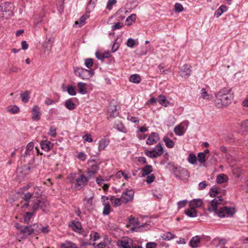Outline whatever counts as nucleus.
<instances>
[{
    "label": "nucleus",
    "instance_id": "nucleus-1",
    "mask_svg": "<svg viewBox=\"0 0 248 248\" xmlns=\"http://www.w3.org/2000/svg\"><path fill=\"white\" fill-rule=\"evenodd\" d=\"M222 202L223 199L220 196L215 198L211 201L210 206L208 207L207 210L210 212L215 211L216 214L220 217H223L226 216L232 217L235 213L233 208L223 206L217 210L218 205L220 204Z\"/></svg>",
    "mask_w": 248,
    "mask_h": 248
},
{
    "label": "nucleus",
    "instance_id": "nucleus-2",
    "mask_svg": "<svg viewBox=\"0 0 248 248\" xmlns=\"http://www.w3.org/2000/svg\"><path fill=\"white\" fill-rule=\"evenodd\" d=\"M230 88H224L216 94V104L219 108L228 106L233 98Z\"/></svg>",
    "mask_w": 248,
    "mask_h": 248
},
{
    "label": "nucleus",
    "instance_id": "nucleus-3",
    "mask_svg": "<svg viewBox=\"0 0 248 248\" xmlns=\"http://www.w3.org/2000/svg\"><path fill=\"white\" fill-rule=\"evenodd\" d=\"M14 5L12 3L5 1L0 4V19H9L13 15Z\"/></svg>",
    "mask_w": 248,
    "mask_h": 248
},
{
    "label": "nucleus",
    "instance_id": "nucleus-4",
    "mask_svg": "<svg viewBox=\"0 0 248 248\" xmlns=\"http://www.w3.org/2000/svg\"><path fill=\"white\" fill-rule=\"evenodd\" d=\"M74 73L77 76H78L83 79H89L94 75L93 71L80 67H75Z\"/></svg>",
    "mask_w": 248,
    "mask_h": 248
},
{
    "label": "nucleus",
    "instance_id": "nucleus-5",
    "mask_svg": "<svg viewBox=\"0 0 248 248\" xmlns=\"http://www.w3.org/2000/svg\"><path fill=\"white\" fill-rule=\"evenodd\" d=\"M134 192L132 189H130L124 192L121 196L122 201L125 203L131 202L134 197Z\"/></svg>",
    "mask_w": 248,
    "mask_h": 248
},
{
    "label": "nucleus",
    "instance_id": "nucleus-6",
    "mask_svg": "<svg viewBox=\"0 0 248 248\" xmlns=\"http://www.w3.org/2000/svg\"><path fill=\"white\" fill-rule=\"evenodd\" d=\"M76 184L75 186L78 189L84 187L88 181V179L83 175H80L76 179Z\"/></svg>",
    "mask_w": 248,
    "mask_h": 248
},
{
    "label": "nucleus",
    "instance_id": "nucleus-7",
    "mask_svg": "<svg viewBox=\"0 0 248 248\" xmlns=\"http://www.w3.org/2000/svg\"><path fill=\"white\" fill-rule=\"evenodd\" d=\"M160 140L159 135L156 132H152L146 140V144L153 145L157 143Z\"/></svg>",
    "mask_w": 248,
    "mask_h": 248
},
{
    "label": "nucleus",
    "instance_id": "nucleus-8",
    "mask_svg": "<svg viewBox=\"0 0 248 248\" xmlns=\"http://www.w3.org/2000/svg\"><path fill=\"white\" fill-rule=\"evenodd\" d=\"M118 245L120 248H132V247H133V241L130 238H127L124 240L118 241Z\"/></svg>",
    "mask_w": 248,
    "mask_h": 248
},
{
    "label": "nucleus",
    "instance_id": "nucleus-9",
    "mask_svg": "<svg viewBox=\"0 0 248 248\" xmlns=\"http://www.w3.org/2000/svg\"><path fill=\"white\" fill-rule=\"evenodd\" d=\"M41 110L38 106H33L31 111V118L33 121H38L40 118Z\"/></svg>",
    "mask_w": 248,
    "mask_h": 248
},
{
    "label": "nucleus",
    "instance_id": "nucleus-10",
    "mask_svg": "<svg viewBox=\"0 0 248 248\" xmlns=\"http://www.w3.org/2000/svg\"><path fill=\"white\" fill-rule=\"evenodd\" d=\"M86 194L87 195V197L84 199L86 202L85 205L87 208H90L93 204V199L94 197V193L90 189L88 190Z\"/></svg>",
    "mask_w": 248,
    "mask_h": 248
},
{
    "label": "nucleus",
    "instance_id": "nucleus-11",
    "mask_svg": "<svg viewBox=\"0 0 248 248\" xmlns=\"http://www.w3.org/2000/svg\"><path fill=\"white\" fill-rule=\"evenodd\" d=\"M20 234H22L25 237L31 235L34 232V229L31 226H23L20 228Z\"/></svg>",
    "mask_w": 248,
    "mask_h": 248
},
{
    "label": "nucleus",
    "instance_id": "nucleus-12",
    "mask_svg": "<svg viewBox=\"0 0 248 248\" xmlns=\"http://www.w3.org/2000/svg\"><path fill=\"white\" fill-rule=\"evenodd\" d=\"M34 146V144L33 142H29L26 147L25 151L22 154V156L28 157L33 155Z\"/></svg>",
    "mask_w": 248,
    "mask_h": 248
},
{
    "label": "nucleus",
    "instance_id": "nucleus-13",
    "mask_svg": "<svg viewBox=\"0 0 248 248\" xmlns=\"http://www.w3.org/2000/svg\"><path fill=\"white\" fill-rule=\"evenodd\" d=\"M191 66L188 64H185L182 66L179 72L180 75L183 78L188 77L190 75Z\"/></svg>",
    "mask_w": 248,
    "mask_h": 248
},
{
    "label": "nucleus",
    "instance_id": "nucleus-14",
    "mask_svg": "<svg viewBox=\"0 0 248 248\" xmlns=\"http://www.w3.org/2000/svg\"><path fill=\"white\" fill-rule=\"evenodd\" d=\"M173 175L177 179L186 180L189 177L188 171H172Z\"/></svg>",
    "mask_w": 248,
    "mask_h": 248
},
{
    "label": "nucleus",
    "instance_id": "nucleus-15",
    "mask_svg": "<svg viewBox=\"0 0 248 248\" xmlns=\"http://www.w3.org/2000/svg\"><path fill=\"white\" fill-rule=\"evenodd\" d=\"M43 204H45L46 207L47 205V201L45 200H37V202H34L32 208L33 212H35L40 207H43Z\"/></svg>",
    "mask_w": 248,
    "mask_h": 248
},
{
    "label": "nucleus",
    "instance_id": "nucleus-16",
    "mask_svg": "<svg viewBox=\"0 0 248 248\" xmlns=\"http://www.w3.org/2000/svg\"><path fill=\"white\" fill-rule=\"evenodd\" d=\"M41 148L45 151H49L52 148L53 144L48 140H42L40 142Z\"/></svg>",
    "mask_w": 248,
    "mask_h": 248
},
{
    "label": "nucleus",
    "instance_id": "nucleus-17",
    "mask_svg": "<svg viewBox=\"0 0 248 248\" xmlns=\"http://www.w3.org/2000/svg\"><path fill=\"white\" fill-rule=\"evenodd\" d=\"M197 162L200 163V166H205L206 157L203 153H199L197 156Z\"/></svg>",
    "mask_w": 248,
    "mask_h": 248
},
{
    "label": "nucleus",
    "instance_id": "nucleus-18",
    "mask_svg": "<svg viewBox=\"0 0 248 248\" xmlns=\"http://www.w3.org/2000/svg\"><path fill=\"white\" fill-rule=\"evenodd\" d=\"M201 238L199 236H195L192 238L189 242V245L193 248L198 247V244L200 243Z\"/></svg>",
    "mask_w": 248,
    "mask_h": 248
},
{
    "label": "nucleus",
    "instance_id": "nucleus-19",
    "mask_svg": "<svg viewBox=\"0 0 248 248\" xmlns=\"http://www.w3.org/2000/svg\"><path fill=\"white\" fill-rule=\"evenodd\" d=\"M32 196L33 194L30 192H27L24 194L22 199L26 202V203L22 206V208H25L29 206V201L32 198Z\"/></svg>",
    "mask_w": 248,
    "mask_h": 248
},
{
    "label": "nucleus",
    "instance_id": "nucleus-20",
    "mask_svg": "<svg viewBox=\"0 0 248 248\" xmlns=\"http://www.w3.org/2000/svg\"><path fill=\"white\" fill-rule=\"evenodd\" d=\"M109 141L107 139H102L99 142L98 150L102 151L108 145Z\"/></svg>",
    "mask_w": 248,
    "mask_h": 248
},
{
    "label": "nucleus",
    "instance_id": "nucleus-21",
    "mask_svg": "<svg viewBox=\"0 0 248 248\" xmlns=\"http://www.w3.org/2000/svg\"><path fill=\"white\" fill-rule=\"evenodd\" d=\"M151 172L152 171H143V173L141 174L142 176H145L146 175L147 176L146 182L149 184L154 182L155 179L154 175L153 174H150Z\"/></svg>",
    "mask_w": 248,
    "mask_h": 248
},
{
    "label": "nucleus",
    "instance_id": "nucleus-22",
    "mask_svg": "<svg viewBox=\"0 0 248 248\" xmlns=\"http://www.w3.org/2000/svg\"><path fill=\"white\" fill-rule=\"evenodd\" d=\"M108 115L110 117H115L118 115V112L116 109V106H110L108 109Z\"/></svg>",
    "mask_w": 248,
    "mask_h": 248
},
{
    "label": "nucleus",
    "instance_id": "nucleus-23",
    "mask_svg": "<svg viewBox=\"0 0 248 248\" xmlns=\"http://www.w3.org/2000/svg\"><path fill=\"white\" fill-rule=\"evenodd\" d=\"M153 151L156 156L158 157L161 156L163 154L164 149L161 144L159 143L155 146Z\"/></svg>",
    "mask_w": 248,
    "mask_h": 248
},
{
    "label": "nucleus",
    "instance_id": "nucleus-24",
    "mask_svg": "<svg viewBox=\"0 0 248 248\" xmlns=\"http://www.w3.org/2000/svg\"><path fill=\"white\" fill-rule=\"evenodd\" d=\"M228 10V7L224 5H221L217 10L216 11L215 13V16H216L217 18L219 17L224 12L227 11Z\"/></svg>",
    "mask_w": 248,
    "mask_h": 248
},
{
    "label": "nucleus",
    "instance_id": "nucleus-25",
    "mask_svg": "<svg viewBox=\"0 0 248 248\" xmlns=\"http://www.w3.org/2000/svg\"><path fill=\"white\" fill-rule=\"evenodd\" d=\"M112 176V175L107 176H105L104 175H99L96 178V183L99 185H101L103 182L109 181Z\"/></svg>",
    "mask_w": 248,
    "mask_h": 248
},
{
    "label": "nucleus",
    "instance_id": "nucleus-26",
    "mask_svg": "<svg viewBox=\"0 0 248 248\" xmlns=\"http://www.w3.org/2000/svg\"><path fill=\"white\" fill-rule=\"evenodd\" d=\"M20 97L22 102L24 103H27L30 98V92L26 90L20 93Z\"/></svg>",
    "mask_w": 248,
    "mask_h": 248
},
{
    "label": "nucleus",
    "instance_id": "nucleus-27",
    "mask_svg": "<svg viewBox=\"0 0 248 248\" xmlns=\"http://www.w3.org/2000/svg\"><path fill=\"white\" fill-rule=\"evenodd\" d=\"M129 81L134 83L138 84L141 81V78L140 76L138 74H133L129 77Z\"/></svg>",
    "mask_w": 248,
    "mask_h": 248
},
{
    "label": "nucleus",
    "instance_id": "nucleus-28",
    "mask_svg": "<svg viewBox=\"0 0 248 248\" xmlns=\"http://www.w3.org/2000/svg\"><path fill=\"white\" fill-rule=\"evenodd\" d=\"M70 226L76 232H79L82 229L81 223L79 221H73Z\"/></svg>",
    "mask_w": 248,
    "mask_h": 248
},
{
    "label": "nucleus",
    "instance_id": "nucleus-29",
    "mask_svg": "<svg viewBox=\"0 0 248 248\" xmlns=\"http://www.w3.org/2000/svg\"><path fill=\"white\" fill-rule=\"evenodd\" d=\"M185 214L189 217H194L197 215V212L195 208L191 207L185 211Z\"/></svg>",
    "mask_w": 248,
    "mask_h": 248
},
{
    "label": "nucleus",
    "instance_id": "nucleus-30",
    "mask_svg": "<svg viewBox=\"0 0 248 248\" xmlns=\"http://www.w3.org/2000/svg\"><path fill=\"white\" fill-rule=\"evenodd\" d=\"M174 132L177 135H183L185 133L184 127L182 125L179 124L174 128Z\"/></svg>",
    "mask_w": 248,
    "mask_h": 248
},
{
    "label": "nucleus",
    "instance_id": "nucleus-31",
    "mask_svg": "<svg viewBox=\"0 0 248 248\" xmlns=\"http://www.w3.org/2000/svg\"><path fill=\"white\" fill-rule=\"evenodd\" d=\"M187 160L192 165H197L198 163L197 156L193 153H191L188 155Z\"/></svg>",
    "mask_w": 248,
    "mask_h": 248
},
{
    "label": "nucleus",
    "instance_id": "nucleus-32",
    "mask_svg": "<svg viewBox=\"0 0 248 248\" xmlns=\"http://www.w3.org/2000/svg\"><path fill=\"white\" fill-rule=\"evenodd\" d=\"M228 180V176L224 174H220L217 177V182L218 184H221L226 182Z\"/></svg>",
    "mask_w": 248,
    "mask_h": 248
},
{
    "label": "nucleus",
    "instance_id": "nucleus-33",
    "mask_svg": "<svg viewBox=\"0 0 248 248\" xmlns=\"http://www.w3.org/2000/svg\"><path fill=\"white\" fill-rule=\"evenodd\" d=\"M202 204V202L200 199H195L191 201L190 202V206L194 208L201 207Z\"/></svg>",
    "mask_w": 248,
    "mask_h": 248
},
{
    "label": "nucleus",
    "instance_id": "nucleus-34",
    "mask_svg": "<svg viewBox=\"0 0 248 248\" xmlns=\"http://www.w3.org/2000/svg\"><path fill=\"white\" fill-rule=\"evenodd\" d=\"M86 85V84L85 83L81 82L78 83V91L80 93L84 94L87 93Z\"/></svg>",
    "mask_w": 248,
    "mask_h": 248
},
{
    "label": "nucleus",
    "instance_id": "nucleus-35",
    "mask_svg": "<svg viewBox=\"0 0 248 248\" xmlns=\"http://www.w3.org/2000/svg\"><path fill=\"white\" fill-rule=\"evenodd\" d=\"M65 107L69 110H73L76 108L75 104L72 101L71 99H67L65 102Z\"/></svg>",
    "mask_w": 248,
    "mask_h": 248
},
{
    "label": "nucleus",
    "instance_id": "nucleus-36",
    "mask_svg": "<svg viewBox=\"0 0 248 248\" xmlns=\"http://www.w3.org/2000/svg\"><path fill=\"white\" fill-rule=\"evenodd\" d=\"M158 102L162 105L165 107H167L169 104L167 101L165 96L163 95H159L158 97Z\"/></svg>",
    "mask_w": 248,
    "mask_h": 248
},
{
    "label": "nucleus",
    "instance_id": "nucleus-37",
    "mask_svg": "<svg viewBox=\"0 0 248 248\" xmlns=\"http://www.w3.org/2000/svg\"><path fill=\"white\" fill-rule=\"evenodd\" d=\"M163 141L165 142L166 146L168 148H171L174 146V142L167 137L163 138Z\"/></svg>",
    "mask_w": 248,
    "mask_h": 248
},
{
    "label": "nucleus",
    "instance_id": "nucleus-38",
    "mask_svg": "<svg viewBox=\"0 0 248 248\" xmlns=\"http://www.w3.org/2000/svg\"><path fill=\"white\" fill-rule=\"evenodd\" d=\"M201 97L204 99L210 100L212 98V95L208 94L204 88H202L201 90Z\"/></svg>",
    "mask_w": 248,
    "mask_h": 248
},
{
    "label": "nucleus",
    "instance_id": "nucleus-39",
    "mask_svg": "<svg viewBox=\"0 0 248 248\" xmlns=\"http://www.w3.org/2000/svg\"><path fill=\"white\" fill-rule=\"evenodd\" d=\"M136 16L135 14H132L128 16L125 20V24L130 26L132 24L133 22L136 20Z\"/></svg>",
    "mask_w": 248,
    "mask_h": 248
},
{
    "label": "nucleus",
    "instance_id": "nucleus-40",
    "mask_svg": "<svg viewBox=\"0 0 248 248\" xmlns=\"http://www.w3.org/2000/svg\"><path fill=\"white\" fill-rule=\"evenodd\" d=\"M110 200L111 202L115 206L121 205V202H122L121 197V198H116L114 197H112Z\"/></svg>",
    "mask_w": 248,
    "mask_h": 248
},
{
    "label": "nucleus",
    "instance_id": "nucleus-41",
    "mask_svg": "<svg viewBox=\"0 0 248 248\" xmlns=\"http://www.w3.org/2000/svg\"><path fill=\"white\" fill-rule=\"evenodd\" d=\"M33 213H34L29 212L26 213V214L24 217V222L26 223L29 224L31 222V219L32 217Z\"/></svg>",
    "mask_w": 248,
    "mask_h": 248
},
{
    "label": "nucleus",
    "instance_id": "nucleus-42",
    "mask_svg": "<svg viewBox=\"0 0 248 248\" xmlns=\"http://www.w3.org/2000/svg\"><path fill=\"white\" fill-rule=\"evenodd\" d=\"M86 19V17L85 16H82L79 21H76L74 25V27H77L78 25L79 27L82 26L85 24V21Z\"/></svg>",
    "mask_w": 248,
    "mask_h": 248
},
{
    "label": "nucleus",
    "instance_id": "nucleus-43",
    "mask_svg": "<svg viewBox=\"0 0 248 248\" xmlns=\"http://www.w3.org/2000/svg\"><path fill=\"white\" fill-rule=\"evenodd\" d=\"M161 237L163 240H170L174 238V235L170 232H167L162 234Z\"/></svg>",
    "mask_w": 248,
    "mask_h": 248
},
{
    "label": "nucleus",
    "instance_id": "nucleus-44",
    "mask_svg": "<svg viewBox=\"0 0 248 248\" xmlns=\"http://www.w3.org/2000/svg\"><path fill=\"white\" fill-rule=\"evenodd\" d=\"M119 131L125 133L127 132V129L126 127L124 126V125L121 123H119L117 124L115 127Z\"/></svg>",
    "mask_w": 248,
    "mask_h": 248
},
{
    "label": "nucleus",
    "instance_id": "nucleus-45",
    "mask_svg": "<svg viewBox=\"0 0 248 248\" xmlns=\"http://www.w3.org/2000/svg\"><path fill=\"white\" fill-rule=\"evenodd\" d=\"M104 207L103 211L104 215H108L110 212V206L108 203H103Z\"/></svg>",
    "mask_w": 248,
    "mask_h": 248
},
{
    "label": "nucleus",
    "instance_id": "nucleus-46",
    "mask_svg": "<svg viewBox=\"0 0 248 248\" xmlns=\"http://www.w3.org/2000/svg\"><path fill=\"white\" fill-rule=\"evenodd\" d=\"M210 195L212 197H216L217 198L218 197L217 196V195L219 193L218 192L217 188L216 187H212L210 189Z\"/></svg>",
    "mask_w": 248,
    "mask_h": 248
},
{
    "label": "nucleus",
    "instance_id": "nucleus-47",
    "mask_svg": "<svg viewBox=\"0 0 248 248\" xmlns=\"http://www.w3.org/2000/svg\"><path fill=\"white\" fill-rule=\"evenodd\" d=\"M62 248H77L76 244L71 242H66L62 245Z\"/></svg>",
    "mask_w": 248,
    "mask_h": 248
},
{
    "label": "nucleus",
    "instance_id": "nucleus-48",
    "mask_svg": "<svg viewBox=\"0 0 248 248\" xmlns=\"http://www.w3.org/2000/svg\"><path fill=\"white\" fill-rule=\"evenodd\" d=\"M67 91L70 95H75L77 93L75 87L73 86H68L67 87Z\"/></svg>",
    "mask_w": 248,
    "mask_h": 248
},
{
    "label": "nucleus",
    "instance_id": "nucleus-49",
    "mask_svg": "<svg viewBox=\"0 0 248 248\" xmlns=\"http://www.w3.org/2000/svg\"><path fill=\"white\" fill-rule=\"evenodd\" d=\"M7 110L13 114H16L19 112V108L16 106H9L7 108Z\"/></svg>",
    "mask_w": 248,
    "mask_h": 248
},
{
    "label": "nucleus",
    "instance_id": "nucleus-50",
    "mask_svg": "<svg viewBox=\"0 0 248 248\" xmlns=\"http://www.w3.org/2000/svg\"><path fill=\"white\" fill-rule=\"evenodd\" d=\"M174 11L177 13H180L184 10L183 5L179 3H176L174 7Z\"/></svg>",
    "mask_w": 248,
    "mask_h": 248
},
{
    "label": "nucleus",
    "instance_id": "nucleus-51",
    "mask_svg": "<svg viewBox=\"0 0 248 248\" xmlns=\"http://www.w3.org/2000/svg\"><path fill=\"white\" fill-rule=\"evenodd\" d=\"M124 26V24L122 22H118L111 26V30L114 31L121 29Z\"/></svg>",
    "mask_w": 248,
    "mask_h": 248
},
{
    "label": "nucleus",
    "instance_id": "nucleus-52",
    "mask_svg": "<svg viewBox=\"0 0 248 248\" xmlns=\"http://www.w3.org/2000/svg\"><path fill=\"white\" fill-rule=\"evenodd\" d=\"M145 154L148 157L150 158H156L157 156L155 155L154 151L153 150L152 151H149L148 150H146L144 151Z\"/></svg>",
    "mask_w": 248,
    "mask_h": 248
},
{
    "label": "nucleus",
    "instance_id": "nucleus-53",
    "mask_svg": "<svg viewBox=\"0 0 248 248\" xmlns=\"http://www.w3.org/2000/svg\"><path fill=\"white\" fill-rule=\"evenodd\" d=\"M116 0H108L107 8L109 10H111L113 5H115L116 3Z\"/></svg>",
    "mask_w": 248,
    "mask_h": 248
},
{
    "label": "nucleus",
    "instance_id": "nucleus-54",
    "mask_svg": "<svg viewBox=\"0 0 248 248\" xmlns=\"http://www.w3.org/2000/svg\"><path fill=\"white\" fill-rule=\"evenodd\" d=\"M32 186V184L31 183L28 184L24 187L20 188L18 190V193L19 194L23 193L25 191L28 190Z\"/></svg>",
    "mask_w": 248,
    "mask_h": 248
},
{
    "label": "nucleus",
    "instance_id": "nucleus-55",
    "mask_svg": "<svg viewBox=\"0 0 248 248\" xmlns=\"http://www.w3.org/2000/svg\"><path fill=\"white\" fill-rule=\"evenodd\" d=\"M85 64L88 68H91L93 64V60L92 58H88L85 60Z\"/></svg>",
    "mask_w": 248,
    "mask_h": 248
},
{
    "label": "nucleus",
    "instance_id": "nucleus-56",
    "mask_svg": "<svg viewBox=\"0 0 248 248\" xmlns=\"http://www.w3.org/2000/svg\"><path fill=\"white\" fill-rule=\"evenodd\" d=\"M126 44L128 47L132 48L135 45V41L132 38H129L127 40Z\"/></svg>",
    "mask_w": 248,
    "mask_h": 248
},
{
    "label": "nucleus",
    "instance_id": "nucleus-57",
    "mask_svg": "<svg viewBox=\"0 0 248 248\" xmlns=\"http://www.w3.org/2000/svg\"><path fill=\"white\" fill-rule=\"evenodd\" d=\"M114 16H115L119 21L123 20L125 18L124 16L119 12H116L114 15Z\"/></svg>",
    "mask_w": 248,
    "mask_h": 248
},
{
    "label": "nucleus",
    "instance_id": "nucleus-58",
    "mask_svg": "<svg viewBox=\"0 0 248 248\" xmlns=\"http://www.w3.org/2000/svg\"><path fill=\"white\" fill-rule=\"evenodd\" d=\"M48 134L51 137H55L56 136V128L53 126L50 127L48 132Z\"/></svg>",
    "mask_w": 248,
    "mask_h": 248
},
{
    "label": "nucleus",
    "instance_id": "nucleus-59",
    "mask_svg": "<svg viewBox=\"0 0 248 248\" xmlns=\"http://www.w3.org/2000/svg\"><path fill=\"white\" fill-rule=\"evenodd\" d=\"M127 119L128 121L133 123H139V120H138V118L130 115L127 116Z\"/></svg>",
    "mask_w": 248,
    "mask_h": 248
},
{
    "label": "nucleus",
    "instance_id": "nucleus-60",
    "mask_svg": "<svg viewBox=\"0 0 248 248\" xmlns=\"http://www.w3.org/2000/svg\"><path fill=\"white\" fill-rule=\"evenodd\" d=\"M225 157L228 163H230L232 161H234L233 156L229 153H226L225 154Z\"/></svg>",
    "mask_w": 248,
    "mask_h": 248
},
{
    "label": "nucleus",
    "instance_id": "nucleus-61",
    "mask_svg": "<svg viewBox=\"0 0 248 248\" xmlns=\"http://www.w3.org/2000/svg\"><path fill=\"white\" fill-rule=\"evenodd\" d=\"M90 237L91 239H93V241H95L99 238V235L97 232H93V234H90Z\"/></svg>",
    "mask_w": 248,
    "mask_h": 248
},
{
    "label": "nucleus",
    "instance_id": "nucleus-62",
    "mask_svg": "<svg viewBox=\"0 0 248 248\" xmlns=\"http://www.w3.org/2000/svg\"><path fill=\"white\" fill-rule=\"evenodd\" d=\"M20 71V69L16 66H12L10 68V73H17Z\"/></svg>",
    "mask_w": 248,
    "mask_h": 248
},
{
    "label": "nucleus",
    "instance_id": "nucleus-63",
    "mask_svg": "<svg viewBox=\"0 0 248 248\" xmlns=\"http://www.w3.org/2000/svg\"><path fill=\"white\" fill-rule=\"evenodd\" d=\"M207 186V184L206 183V182L205 181H203L202 182H200L199 184V189L202 190L204 188H205Z\"/></svg>",
    "mask_w": 248,
    "mask_h": 248
},
{
    "label": "nucleus",
    "instance_id": "nucleus-64",
    "mask_svg": "<svg viewBox=\"0 0 248 248\" xmlns=\"http://www.w3.org/2000/svg\"><path fill=\"white\" fill-rule=\"evenodd\" d=\"M157 244L155 242H148L147 243L146 248H157Z\"/></svg>",
    "mask_w": 248,
    "mask_h": 248
}]
</instances>
